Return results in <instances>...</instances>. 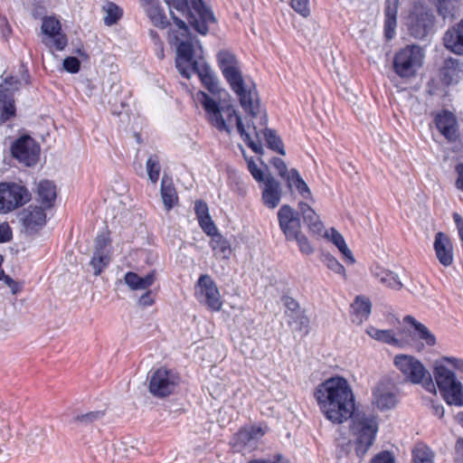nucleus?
Wrapping results in <instances>:
<instances>
[{
	"label": "nucleus",
	"instance_id": "1",
	"mask_svg": "<svg viewBox=\"0 0 463 463\" xmlns=\"http://www.w3.org/2000/svg\"><path fill=\"white\" fill-rule=\"evenodd\" d=\"M196 98L204 109L210 124L219 131H225L230 134L234 123L244 142H246L249 147L256 154L260 155H262L264 152L260 141V133L262 132L267 146L282 156L285 155L286 152L281 138L275 130L266 127L268 122L266 114L261 115L260 118V124L264 128L263 129H258L254 124L252 126L248 125L246 128L233 105L225 102L218 103L203 91H199L196 94Z\"/></svg>",
	"mask_w": 463,
	"mask_h": 463
},
{
	"label": "nucleus",
	"instance_id": "2",
	"mask_svg": "<svg viewBox=\"0 0 463 463\" xmlns=\"http://www.w3.org/2000/svg\"><path fill=\"white\" fill-rule=\"evenodd\" d=\"M170 14L175 28L169 31L168 42L176 48V69L185 79H190L192 72H195L210 92L217 93L220 90L219 82L211 67L203 60L200 41L192 35L184 21L172 11Z\"/></svg>",
	"mask_w": 463,
	"mask_h": 463
},
{
	"label": "nucleus",
	"instance_id": "3",
	"mask_svg": "<svg viewBox=\"0 0 463 463\" xmlns=\"http://www.w3.org/2000/svg\"><path fill=\"white\" fill-rule=\"evenodd\" d=\"M219 67L231 89L237 94L241 108L252 118L260 113V100L253 83H247L241 73L238 61L234 54L221 51L217 54Z\"/></svg>",
	"mask_w": 463,
	"mask_h": 463
},
{
	"label": "nucleus",
	"instance_id": "4",
	"mask_svg": "<svg viewBox=\"0 0 463 463\" xmlns=\"http://www.w3.org/2000/svg\"><path fill=\"white\" fill-rule=\"evenodd\" d=\"M169 8H175L185 15L191 26L200 34L205 35L209 26L216 23L213 11L203 0H164Z\"/></svg>",
	"mask_w": 463,
	"mask_h": 463
},
{
	"label": "nucleus",
	"instance_id": "5",
	"mask_svg": "<svg viewBox=\"0 0 463 463\" xmlns=\"http://www.w3.org/2000/svg\"><path fill=\"white\" fill-rule=\"evenodd\" d=\"M357 407H349V419L355 437L354 452L360 458H364L373 446L378 432L377 418L372 414L356 413Z\"/></svg>",
	"mask_w": 463,
	"mask_h": 463
},
{
	"label": "nucleus",
	"instance_id": "6",
	"mask_svg": "<svg viewBox=\"0 0 463 463\" xmlns=\"http://www.w3.org/2000/svg\"><path fill=\"white\" fill-rule=\"evenodd\" d=\"M393 364L406 381L413 384L421 383L427 391L436 392L435 383L430 373L416 357L403 354H396Z\"/></svg>",
	"mask_w": 463,
	"mask_h": 463
},
{
	"label": "nucleus",
	"instance_id": "7",
	"mask_svg": "<svg viewBox=\"0 0 463 463\" xmlns=\"http://www.w3.org/2000/svg\"><path fill=\"white\" fill-rule=\"evenodd\" d=\"M424 52L416 44L406 45L394 54L393 71L402 79H412L423 64Z\"/></svg>",
	"mask_w": 463,
	"mask_h": 463
},
{
	"label": "nucleus",
	"instance_id": "8",
	"mask_svg": "<svg viewBox=\"0 0 463 463\" xmlns=\"http://www.w3.org/2000/svg\"><path fill=\"white\" fill-rule=\"evenodd\" d=\"M433 374L440 396L447 405H463V384L445 365L434 367Z\"/></svg>",
	"mask_w": 463,
	"mask_h": 463
},
{
	"label": "nucleus",
	"instance_id": "9",
	"mask_svg": "<svg viewBox=\"0 0 463 463\" xmlns=\"http://www.w3.org/2000/svg\"><path fill=\"white\" fill-rule=\"evenodd\" d=\"M320 405H345L347 401V381L342 377H332L321 383L315 392Z\"/></svg>",
	"mask_w": 463,
	"mask_h": 463
},
{
	"label": "nucleus",
	"instance_id": "10",
	"mask_svg": "<svg viewBox=\"0 0 463 463\" xmlns=\"http://www.w3.org/2000/svg\"><path fill=\"white\" fill-rule=\"evenodd\" d=\"M31 200L29 190L16 183H0V213H9Z\"/></svg>",
	"mask_w": 463,
	"mask_h": 463
},
{
	"label": "nucleus",
	"instance_id": "11",
	"mask_svg": "<svg viewBox=\"0 0 463 463\" xmlns=\"http://www.w3.org/2000/svg\"><path fill=\"white\" fill-rule=\"evenodd\" d=\"M267 432V428L249 426L241 429L230 440V445L235 452L247 454L258 449L260 439Z\"/></svg>",
	"mask_w": 463,
	"mask_h": 463
},
{
	"label": "nucleus",
	"instance_id": "12",
	"mask_svg": "<svg viewBox=\"0 0 463 463\" xmlns=\"http://www.w3.org/2000/svg\"><path fill=\"white\" fill-rule=\"evenodd\" d=\"M179 383L178 374L161 367L153 372L149 379V392L156 397L164 398L170 395Z\"/></svg>",
	"mask_w": 463,
	"mask_h": 463
},
{
	"label": "nucleus",
	"instance_id": "13",
	"mask_svg": "<svg viewBox=\"0 0 463 463\" xmlns=\"http://www.w3.org/2000/svg\"><path fill=\"white\" fill-rule=\"evenodd\" d=\"M44 37L42 43L48 48L63 51L68 44V38L61 31V22L54 16H44L41 25Z\"/></svg>",
	"mask_w": 463,
	"mask_h": 463
},
{
	"label": "nucleus",
	"instance_id": "14",
	"mask_svg": "<svg viewBox=\"0 0 463 463\" xmlns=\"http://www.w3.org/2000/svg\"><path fill=\"white\" fill-rule=\"evenodd\" d=\"M11 154L20 163L33 166L39 160L40 146L30 136H23L13 143Z\"/></svg>",
	"mask_w": 463,
	"mask_h": 463
},
{
	"label": "nucleus",
	"instance_id": "15",
	"mask_svg": "<svg viewBox=\"0 0 463 463\" xmlns=\"http://www.w3.org/2000/svg\"><path fill=\"white\" fill-rule=\"evenodd\" d=\"M434 24V16L425 8L415 6L408 16L411 34L417 39L425 38Z\"/></svg>",
	"mask_w": 463,
	"mask_h": 463
},
{
	"label": "nucleus",
	"instance_id": "16",
	"mask_svg": "<svg viewBox=\"0 0 463 463\" xmlns=\"http://www.w3.org/2000/svg\"><path fill=\"white\" fill-rule=\"evenodd\" d=\"M197 286L200 288L197 293L199 300L210 309L219 311L222 307V301L217 286L212 278L207 274L201 275Z\"/></svg>",
	"mask_w": 463,
	"mask_h": 463
},
{
	"label": "nucleus",
	"instance_id": "17",
	"mask_svg": "<svg viewBox=\"0 0 463 463\" xmlns=\"http://www.w3.org/2000/svg\"><path fill=\"white\" fill-rule=\"evenodd\" d=\"M279 227L285 234L288 241H292L301 232V223L298 213L289 205L285 204L280 207L278 213Z\"/></svg>",
	"mask_w": 463,
	"mask_h": 463
},
{
	"label": "nucleus",
	"instance_id": "18",
	"mask_svg": "<svg viewBox=\"0 0 463 463\" xmlns=\"http://www.w3.org/2000/svg\"><path fill=\"white\" fill-rule=\"evenodd\" d=\"M434 123L440 134L449 141L456 142L459 137L458 119L448 109L438 112L434 117Z\"/></svg>",
	"mask_w": 463,
	"mask_h": 463
},
{
	"label": "nucleus",
	"instance_id": "19",
	"mask_svg": "<svg viewBox=\"0 0 463 463\" xmlns=\"http://www.w3.org/2000/svg\"><path fill=\"white\" fill-rule=\"evenodd\" d=\"M373 405H395L399 402L401 392L391 380L380 381L373 392Z\"/></svg>",
	"mask_w": 463,
	"mask_h": 463
},
{
	"label": "nucleus",
	"instance_id": "20",
	"mask_svg": "<svg viewBox=\"0 0 463 463\" xmlns=\"http://www.w3.org/2000/svg\"><path fill=\"white\" fill-rule=\"evenodd\" d=\"M19 221L28 233L39 231L46 222L45 210L41 206L30 205L19 213Z\"/></svg>",
	"mask_w": 463,
	"mask_h": 463
},
{
	"label": "nucleus",
	"instance_id": "21",
	"mask_svg": "<svg viewBox=\"0 0 463 463\" xmlns=\"http://www.w3.org/2000/svg\"><path fill=\"white\" fill-rule=\"evenodd\" d=\"M433 248L439 262L444 267H449L454 262L453 243L444 232L435 234Z\"/></svg>",
	"mask_w": 463,
	"mask_h": 463
},
{
	"label": "nucleus",
	"instance_id": "22",
	"mask_svg": "<svg viewBox=\"0 0 463 463\" xmlns=\"http://www.w3.org/2000/svg\"><path fill=\"white\" fill-rule=\"evenodd\" d=\"M446 50L456 54L463 55V19L449 26L442 37Z\"/></svg>",
	"mask_w": 463,
	"mask_h": 463
},
{
	"label": "nucleus",
	"instance_id": "23",
	"mask_svg": "<svg viewBox=\"0 0 463 463\" xmlns=\"http://www.w3.org/2000/svg\"><path fill=\"white\" fill-rule=\"evenodd\" d=\"M140 6L151 21V23L160 28L165 29L169 22L164 9L160 6L158 0H138Z\"/></svg>",
	"mask_w": 463,
	"mask_h": 463
},
{
	"label": "nucleus",
	"instance_id": "24",
	"mask_svg": "<svg viewBox=\"0 0 463 463\" xmlns=\"http://www.w3.org/2000/svg\"><path fill=\"white\" fill-rule=\"evenodd\" d=\"M281 300L286 307V315L291 319L288 323H295L296 329L298 330L307 328L309 321L307 317L304 315V312L299 307L298 303L289 296H283Z\"/></svg>",
	"mask_w": 463,
	"mask_h": 463
},
{
	"label": "nucleus",
	"instance_id": "25",
	"mask_svg": "<svg viewBox=\"0 0 463 463\" xmlns=\"http://www.w3.org/2000/svg\"><path fill=\"white\" fill-rule=\"evenodd\" d=\"M462 74L463 63H461L458 59L452 57L445 59L439 69V78L442 83L446 86L458 82Z\"/></svg>",
	"mask_w": 463,
	"mask_h": 463
},
{
	"label": "nucleus",
	"instance_id": "26",
	"mask_svg": "<svg viewBox=\"0 0 463 463\" xmlns=\"http://www.w3.org/2000/svg\"><path fill=\"white\" fill-rule=\"evenodd\" d=\"M399 5L400 0H385L384 2L383 32L386 40H392L395 36Z\"/></svg>",
	"mask_w": 463,
	"mask_h": 463
},
{
	"label": "nucleus",
	"instance_id": "27",
	"mask_svg": "<svg viewBox=\"0 0 463 463\" xmlns=\"http://www.w3.org/2000/svg\"><path fill=\"white\" fill-rule=\"evenodd\" d=\"M264 183V189L262 191L263 203L270 208H276L281 199V187L279 181H277L271 175H267Z\"/></svg>",
	"mask_w": 463,
	"mask_h": 463
},
{
	"label": "nucleus",
	"instance_id": "28",
	"mask_svg": "<svg viewBox=\"0 0 463 463\" xmlns=\"http://www.w3.org/2000/svg\"><path fill=\"white\" fill-rule=\"evenodd\" d=\"M351 320L356 325H361L369 318L372 311V302L368 297L357 296L350 305Z\"/></svg>",
	"mask_w": 463,
	"mask_h": 463
},
{
	"label": "nucleus",
	"instance_id": "29",
	"mask_svg": "<svg viewBox=\"0 0 463 463\" xmlns=\"http://www.w3.org/2000/svg\"><path fill=\"white\" fill-rule=\"evenodd\" d=\"M0 110L1 123H5L15 113L14 92L3 85H0Z\"/></svg>",
	"mask_w": 463,
	"mask_h": 463
},
{
	"label": "nucleus",
	"instance_id": "30",
	"mask_svg": "<svg viewBox=\"0 0 463 463\" xmlns=\"http://www.w3.org/2000/svg\"><path fill=\"white\" fill-rule=\"evenodd\" d=\"M56 199V186L48 180H43L37 186V200L42 203V207L46 210L52 206Z\"/></svg>",
	"mask_w": 463,
	"mask_h": 463
},
{
	"label": "nucleus",
	"instance_id": "31",
	"mask_svg": "<svg viewBox=\"0 0 463 463\" xmlns=\"http://www.w3.org/2000/svg\"><path fill=\"white\" fill-rule=\"evenodd\" d=\"M155 272H150L145 277H140L137 273L128 271L124 277L125 283L132 290H146L155 282Z\"/></svg>",
	"mask_w": 463,
	"mask_h": 463
},
{
	"label": "nucleus",
	"instance_id": "32",
	"mask_svg": "<svg viewBox=\"0 0 463 463\" xmlns=\"http://www.w3.org/2000/svg\"><path fill=\"white\" fill-rule=\"evenodd\" d=\"M210 246L215 257L220 259H229L232 254L230 241L224 238L219 232L211 235Z\"/></svg>",
	"mask_w": 463,
	"mask_h": 463
},
{
	"label": "nucleus",
	"instance_id": "33",
	"mask_svg": "<svg viewBox=\"0 0 463 463\" xmlns=\"http://www.w3.org/2000/svg\"><path fill=\"white\" fill-rule=\"evenodd\" d=\"M160 194L165 210L170 211L178 202V196L172 181L165 176L161 181Z\"/></svg>",
	"mask_w": 463,
	"mask_h": 463
},
{
	"label": "nucleus",
	"instance_id": "34",
	"mask_svg": "<svg viewBox=\"0 0 463 463\" xmlns=\"http://www.w3.org/2000/svg\"><path fill=\"white\" fill-rule=\"evenodd\" d=\"M403 320L406 324H409L413 326L419 339L424 341L426 345L429 346L435 345L436 337L425 325L417 321L411 316H406Z\"/></svg>",
	"mask_w": 463,
	"mask_h": 463
},
{
	"label": "nucleus",
	"instance_id": "35",
	"mask_svg": "<svg viewBox=\"0 0 463 463\" xmlns=\"http://www.w3.org/2000/svg\"><path fill=\"white\" fill-rule=\"evenodd\" d=\"M366 333L372 338L394 346H401L400 341L396 338L394 333L391 329L382 330L378 329L373 326H369L366 328Z\"/></svg>",
	"mask_w": 463,
	"mask_h": 463
},
{
	"label": "nucleus",
	"instance_id": "36",
	"mask_svg": "<svg viewBox=\"0 0 463 463\" xmlns=\"http://www.w3.org/2000/svg\"><path fill=\"white\" fill-rule=\"evenodd\" d=\"M412 463H433L434 452L423 442L415 444L411 450Z\"/></svg>",
	"mask_w": 463,
	"mask_h": 463
},
{
	"label": "nucleus",
	"instance_id": "37",
	"mask_svg": "<svg viewBox=\"0 0 463 463\" xmlns=\"http://www.w3.org/2000/svg\"><path fill=\"white\" fill-rule=\"evenodd\" d=\"M288 187L291 189L293 186L304 197L308 198L311 194L310 190L305 181L301 178L298 171L292 168L289 172V176L286 180Z\"/></svg>",
	"mask_w": 463,
	"mask_h": 463
},
{
	"label": "nucleus",
	"instance_id": "38",
	"mask_svg": "<svg viewBox=\"0 0 463 463\" xmlns=\"http://www.w3.org/2000/svg\"><path fill=\"white\" fill-rule=\"evenodd\" d=\"M102 11L106 14L104 24L111 26L118 22L123 15L122 9L113 2H106L102 6Z\"/></svg>",
	"mask_w": 463,
	"mask_h": 463
},
{
	"label": "nucleus",
	"instance_id": "39",
	"mask_svg": "<svg viewBox=\"0 0 463 463\" xmlns=\"http://www.w3.org/2000/svg\"><path fill=\"white\" fill-rule=\"evenodd\" d=\"M104 414V411H78L71 421L80 425H88L101 419Z\"/></svg>",
	"mask_w": 463,
	"mask_h": 463
},
{
	"label": "nucleus",
	"instance_id": "40",
	"mask_svg": "<svg viewBox=\"0 0 463 463\" xmlns=\"http://www.w3.org/2000/svg\"><path fill=\"white\" fill-rule=\"evenodd\" d=\"M146 166L149 180L153 184H156L161 171L158 156L156 155H151L146 160Z\"/></svg>",
	"mask_w": 463,
	"mask_h": 463
},
{
	"label": "nucleus",
	"instance_id": "41",
	"mask_svg": "<svg viewBox=\"0 0 463 463\" xmlns=\"http://www.w3.org/2000/svg\"><path fill=\"white\" fill-rule=\"evenodd\" d=\"M323 237L327 239L329 241H332L339 249L342 254L347 257V246L345 239L335 229L331 228L325 231Z\"/></svg>",
	"mask_w": 463,
	"mask_h": 463
},
{
	"label": "nucleus",
	"instance_id": "42",
	"mask_svg": "<svg viewBox=\"0 0 463 463\" xmlns=\"http://www.w3.org/2000/svg\"><path fill=\"white\" fill-rule=\"evenodd\" d=\"M326 417L335 423H342L347 419V407H323Z\"/></svg>",
	"mask_w": 463,
	"mask_h": 463
},
{
	"label": "nucleus",
	"instance_id": "43",
	"mask_svg": "<svg viewBox=\"0 0 463 463\" xmlns=\"http://www.w3.org/2000/svg\"><path fill=\"white\" fill-rule=\"evenodd\" d=\"M109 262L110 255H101L99 252H93L90 264L93 269L94 275L99 276Z\"/></svg>",
	"mask_w": 463,
	"mask_h": 463
},
{
	"label": "nucleus",
	"instance_id": "44",
	"mask_svg": "<svg viewBox=\"0 0 463 463\" xmlns=\"http://www.w3.org/2000/svg\"><path fill=\"white\" fill-rule=\"evenodd\" d=\"M110 239L107 232H102L95 239L94 252L103 255H110Z\"/></svg>",
	"mask_w": 463,
	"mask_h": 463
},
{
	"label": "nucleus",
	"instance_id": "45",
	"mask_svg": "<svg viewBox=\"0 0 463 463\" xmlns=\"http://www.w3.org/2000/svg\"><path fill=\"white\" fill-rule=\"evenodd\" d=\"M321 261L326 267L337 274L345 275V268L338 260L329 253L323 252L320 257Z\"/></svg>",
	"mask_w": 463,
	"mask_h": 463
},
{
	"label": "nucleus",
	"instance_id": "46",
	"mask_svg": "<svg viewBox=\"0 0 463 463\" xmlns=\"http://www.w3.org/2000/svg\"><path fill=\"white\" fill-rule=\"evenodd\" d=\"M438 12L443 18L454 17L457 11L453 0H440L438 5Z\"/></svg>",
	"mask_w": 463,
	"mask_h": 463
},
{
	"label": "nucleus",
	"instance_id": "47",
	"mask_svg": "<svg viewBox=\"0 0 463 463\" xmlns=\"http://www.w3.org/2000/svg\"><path fill=\"white\" fill-rule=\"evenodd\" d=\"M384 274L385 275L383 278H382L381 283H383L386 287H388L392 289H395V290H400L402 288L403 285H402V281L400 280L399 276L397 274H395L394 272H392L391 270H387V272Z\"/></svg>",
	"mask_w": 463,
	"mask_h": 463
},
{
	"label": "nucleus",
	"instance_id": "48",
	"mask_svg": "<svg viewBox=\"0 0 463 463\" xmlns=\"http://www.w3.org/2000/svg\"><path fill=\"white\" fill-rule=\"evenodd\" d=\"M298 208L302 213L304 222L308 225V227L312 225V222H316L319 220L318 215L307 203H299Z\"/></svg>",
	"mask_w": 463,
	"mask_h": 463
},
{
	"label": "nucleus",
	"instance_id": "49",
	"mask_svg": "<svg viewBox=\"0 0 463 463\" xmlns=\"http://www.w3.org/2000/svg\"><path fill=\"white\" fill-rule=\"evenodd\" d=\"M201 229L206 233L208 236L213 235L218 229L212 220L211 215H207L205 218L202 217L197 219Z\"/></svg>",
	"mask_w": 463,
	"mask_h": 463
},
{
	"label": "nucleus",
	"instance_id": "50",
	"mask_svg": "<svg viewBox=\"0 0 463 463\" xmlns=\"http://www.w3.org/2000/svg\"><path fill=\"white\" fill-rule=\"evenodd\" d=\"M248 170L250 171L252 177L259 183H263L266 180V175L258 167L256 163L252 158H247Z\"/></svg>",
	"mask_w": 463,
	"mask_h": 463
},
{
	"label": "nucleus",
	"instance_id": "51",
	"mask_svg": "<svg viewBox=\"0 0 463 463\" xmlns=\"http://www.w3.org/2000/svg\"><path fill=\"white\" fill-rule=\"evenodd\" d=\"M290 5L303 17H307L310 14L309 0H291Z\"/></svg>",
	"mask_w": 463,
	"mask_h": 463
},
{
	"label": "nucleus",
	"instance_id": "52",
	"mask_svg": "<svg viewBox=\"0 0 463 463\" xmlns=\"http://www.w3.org/2000/svg\"><path fill=\"white\" fill-rule=\"evenodd\" d=\"M370 463H395V458L391 451L383 450L374 455Z\"/></svg>",
	"mask_w": 463,
	"mask_h": 463
},
{
	"label": "nucleus",
	"instance_id": "53",
	"mask_svg": "<svg viewBox=\"0 0 463 463\" xmlns=\"http://www.w3.org/2000/svg\"><path fill=\"white\" fill-rule=\"evenodd\" d=\"M292 241H296L299 250L304 254H310L313 252V248L311 247L307 238L300 232L296 237H293Z\"/></svg>",
	"mask_w": 463,
	"mask_h": 463
},
{
	"label": "nucleus",
	"instance_id": "54",
	"mask_svg": "<svg viewBox=\"0 0 463 463\" xmlns=\"http://www.w3.org/2000/svg\"><path fill=\"white\" fill-rule=\"evenodd\" d=\"M335 455L338 458L347 456V440L345 436H342V433L335 439Z\"/></svg>",
	"mask_w": 463,
	"mask_h": 463
},
{
	"label": "nucleus",
	"instance_id": "55",
	"mask_svg": "<svg viewBox=\"0 0 463 463\" xmlns=\"http://www.w3.org/2000/svg\"><path fill=\"white\" fill-rule=\"evenodd\" d=\"M270 163L272 164V165L277 169L278 171V174L284 179V180H287L288 177L289 176V172L290 170L288 171V167L286 165V163L281 159V158H279V157H274Z\"/></svg>",
	"mask_w": 463,
	"mask_h": 463
},
{
	"label": "nucleus",
	"instance_id": "56",
	"mask_svg": "<svg viewBox=\"0 0 463 463\" xmlns=\"http://www.w3.org/2000/svg\"><path fill=\"white\" fill-rule=\"evenodd\" d=\"M63 68L70 73H76L80 71V62L76 57H67L63 60Z\"/></svg>",
	"mask_w": 463,
	"mask_h": 463
},
{
	"label": "nucleus",
	"instance_id": "57",
	"mask_svg": "<svg viewBox=\"0 0 463 463\" xmlns=\"http://www.w3.org/2000/svg\"><path fill=\"white\" fill-rule=\"evenodd\" d=\"M194 212L197 219L202 217L205 218L207 215H210L207 203L202 200L195 201Z\"/></svg>",
	"mask_w": 463,
	"mask_h": 463
},
{
	"label": "nucleus",
	"instance_id": "58",
	"mask_svg": "<svg viewBox=\"0 0 463 463\" xmlns=\"http://www.w3.org/2000/svg\"><path fill=\"white\" fill-rule=\"evenodd\" d=\"M12 230L8 223L4 222L0 224V242H7L12 239Z\"/></svg>",
	"mask_w": 463,
	"mask_h": 463
},
{
	"label": "nucleus",
	"instance_id": "59",
	"mask_svg": "<svg viewBox=\"0 0 463 463\" xmlns=\"http://www.w3.org/2000/svg\"><path fill=\"white\" fill-rule=\"evenodd\" d=\"M154 302L151 290H146L138 299V305L144 307L152 306Z\"/></svg>",
	"mask_w": 463,
	"mask_h": 463
},
{
	"label": "nucleus",
	"instance_id": "60",
	"mask_svg": "<svg viewBox=\"0 0 463 463\" xmlns=\"http://www.w3.org/2000/svg\"><path fill=\"white\" fill-rule=\"evenodd\" d=\"M442 361L449 364L453 368L459 372H463V360L456 357H448L445 356L442 358Z\"/></svg>",
	"mask_w": 463,
	"mask_h": 463
},
{
	"label": "nucleus",
	"instance_id": "61",
	"mask_svg": "<svg viewBox=\"0 0 463 463\" xmlns=\"http://www.w3.org/2000/svg\"><path fill=\"white\" fill-rule=\"evenodd\" d=\"M4 281L10 288V289L14 295L17 294L22 288L21 285L19 283L15 282L8 275L6 277H5Z\"/></svg>",
	"mask_w": 463,
	"mask_h": 463
},
{
	"label": "nucleus",
	"instance_id": "62",
	"mask_svg": "<svg viewBox=\"0 0 463 463\" xmlns=\"http://www.w3.org/2000/svg\"><path fill=\"white\" fill-rule=\"evenodd\" d=\"M456 172L458 174V177L456 180V187L458 190L463 191V164H458L456 166Z\"/></svg>",
	"mask_w": 463,
	"mask_h": 463
},
{
	"label": "nucleus",
	"instance_id": "63",
	"mask_svg": "<svg viewBox=\"0 0 463 463\" xmlns=\"http://www.w3.org/2000/svg\"><path fill=\"white\" fill-rule=\"evenodd\" d=\"M309 230L314 233L320 236H323L325 232V228L320 220L317 221L316 222H312V225L309 226Z\"/></svg>",
	"mask_w": 463,
	"mask_h": 463
},
{
	"label": "nucleus",
	"instance_id": "64",
	"mask_svg": "<svg viewBox=\"0 0 463 463\" xmlns=\"http://www.w3.org/2000/svg\"><path fill=\"white\" fill-rule=\"evenodd\" d=\"M456 454L459 457V463H463V438H458L455 444Z\"/></svg>",
	"mask_w": 463,
	"mask_h": 463
}]
</instances>
